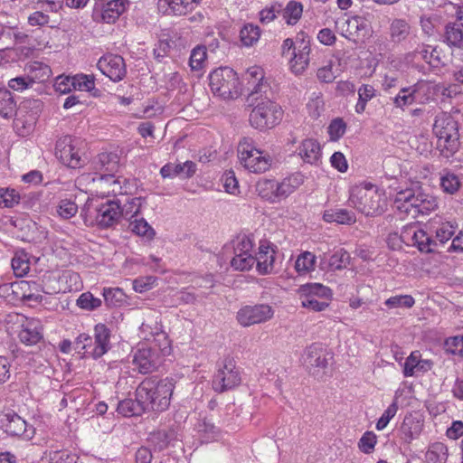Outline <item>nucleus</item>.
<instances>
[{
    "label": "nucleus",
    "instance_id": "obj_43",
    "mask_svg": "<svg viewBox=\"0 0 463 463\" xmlns=\"http://www.w3.org/2000/svg\"><path fill=\"white\" fill-rule=\"evenodd\" d=\"M258 194L269 202H277V182L272 179H260L256 184Z\"/></svg>",
    "mask_w": 463,
    "mask_h": 463
},
{
    "label": "nucleus",
    "instance_id": "obj_59",
    "mask_svg": "<svg viewBox=\"0 0 463 463\" xmlns=\"http://www.w3.org/2000/svg\"><path fill=\"white\" fill-rule=\"evenodd\" d=\"M300 299L303 307L314 312L325 310L326 307H328L330 301L314 297L307 298V296H300Z\"/></svg>",
    "mask_w": 463,
    "mask_h": 463
},
{
    "label": "nucleus",
    "instance_id": "obj_48",
    "mask_svg": "<svg viewBox=\"0 0 463 463\" xmlns=\"http://www.w3.org/2000/svg\"><path fill=\"white\" fill-rule=\"evenodd\" d=\"M410 33V25L403 19H394L390 26V36L393 43L404 41Z\"/></svg>",
    "mask_w": 463,
    "mask_h": 463
},
{
    "label": "nucleus",
    "instance_id": "obj_14",
    "mask_svg": "<svg viewBox=\"0 0 463 463\" xmlns=\"http://www.w3.org/2000/svg\"><path fill=\"white\" fill-rule=\"evenodd\" d=\"M401 239L406 244L411 243L421 252H433L437 248V241L431 235L419 228L416 224H410L402 230Z\"/></svg>",
    "mask_w": 463,
    "mask_h": 463
},
{
    "label": "nucleus",
    "instance_id": "obj_26",
    "mask_svg": "<svg viewBox=\"0 0 463 463\" xmlns=\"http://www.w3.org/2000/svg\"><path fill=\"white\" fill-rule=\"evenodd\" d=\"M139 330L145 340L150 341L153 339L154 341L158 342V347L160 349L164 350L168 345L167 335L162 330V326L156 321L154 323V326L148 323H142Z\"/></svg>",
    "mask_w": 463,
    "mask_h": 463
},
{
    "label": "nucleus",
    "instance_id": "obj_36",
    "mask_svg": "<svg viewBox=\"0 0 463 463\" xmlns=\"http://www.w3.org/2000/svg\"><path fill=\"white\" fill-rule=\"evenodd\" d=\"M26 70L28 72V77L30 78L33 84L36 81L45 82L52 76L51 68L42 61H34L30 62L26 66Z\"/></svg>",
    "mask_w": 463,
    "mask_h": 463
},
{
    "label": "nucleus",
    "instance_id": "obj_57",
    "mask_svg": "<svg viewBox=\"0 0 463 463\" xmlns=\"http://www.w3.org/2000/svg\"><path fill=\"white\" fill-rule=\"evenodd\" d=\"M20 195L14 189L0 188V208H12L18 204Z\"/></svg>",
    "mask_w": 463,
    "mask_h": 463
},
{
    "label": "nucleus",
    "instance_id": "obj_38",
    "mask_svg": "<svg viewBox=\"0 0 463 463\" xmlns=\"http://www.w3.org/2000/svg\"><path fill=\"white\" fill-rule=\"evenodd\" d=\"M420 421L411 417H405L400 428V438L404 443L410 444L420 434Z\"/></svg>",
    "mask_w": 463,
    "mask_h": 463
},
{
    "label": "nucleus",
    "instance_id": "obj_41",
    "mask_svg": "<svg viewBox=\"0 0 463 463\" xmlns=\"http://www.w3.org/2000/svg\"><path fill=\"white\" fill-rule=\"evenodd\" d=\"M196 430L202 442L205 443L217 439L220 435L219 429L206 418L199 420Z\"/></svg>",
    "mask_w": 463,
    "mask_h": 463
},
{
    "label": "nucleus",
    "instance_id": "obj_51",
    "mask_svg": "<svg viewBox=\"0 0 463 463\" xmlns=\"http://www.w3.org/2000/svg\"><path fill=\"white\" fill-rule=\"evenodd\" d=\"M303 5L297 1H289L282 10V15L288 24H295L302 15Z\"/></svg>",
    "mask_w": 463,
    "mask_h": 463
},
{
    "label": "nucleus",
    "instance_id": "obj_27",
    "mask_svg": "<svg viewBox=\"0 0 463 463\" xmlns=\"http://www.w3.org/2000/svg\"><path fill=\"white\" fill-rule=\"evenodd\" d=\"M95 169L100 174L115 175L119 168V156L117 153H100L94 162Z\"/></svg>",
    "mask_w": 463,
    "mask_h": 463
},
{
    "label": "nucleus",
    "instance_id": "obj_53",
    "mask_svg": "<svg viewBox=\"0 0 463 463\" xmlns=\"http://www.w3.org/2000/svg\"><path fill=\"white\" fill-rule=\"evenodd\" d=\"M12 268L16 277L26 275L30 269V263L24 252H17L12 259Z\"/></svg>",
    "mask_w": 463,
    "mask_h": 463
},
{
    "label": "nucleus",
    "instance_id": "obj_7",
    "mask_svg": "<svg viewBox=\"0 0 463 463\" xmlns=\"http://www.w3.org/2000/svg\"><path fill=\"white\" fill-rule=\"evenodd\" d=\"M218 369L213 379V388L217 392L232 390L241 382L240 369L232 358L227 357L218 363Z\"/></svg>",
    "mask_w": 463,
    "mask_h": 463
},
{
    "label": "nucleus",
    "instance_id": "obj_58",
    "mask_svg": "<svg viewBox=\"0 0 463 463\" xmlns=\"http://www.w3.org/2000/svg\"><path fill=\"white\" fill-rule=\"evenodd\" d=\"M345 131L346 124L341 118L333 119L327 128V133L331 141L339 140L345 135Z\"/></svg>",
    "mask_w": 463,
    "mask_h": 463
},
{
    "label": "nucleus",
    "instance_id": "obj_9",
    "mask_svg": "<svg viewBox=\"0 0 463 463\" xmlns=\"http://www.w3.org/2000/svg\"><path fill=\"white\" fill-rule=\"evenodd\" d=\"M40 108L41 102L37 99L26 100L18 108L14 115V127L19 136L26 137L33 130Z\"/></svg>",
    "mask_w": 463,
    "mask_h": 463
},
{
    "label": "nucleus",
    "instance_id": "obj_62",
    "mask_svg": "<svg viewBox=\"0 0 463 463\" xmlns=\"http://www.w3.org/2000/svg\"><path fill=\"white\" fill-rule=\"evenodd\" d=\"M440 186L444 192L453 194L458 190L460 183L456 175L448 173L440 178Z\"/></svg>",
    "mask_w": 463,
    "mask_h": 463
},
{
    "label": "nucleus",
    "instance_id": "obj_21",
    "mask_svg": "<svg viewBox=\"0 0 463 463\" xmlns=\"http://www.w3.org/2000/svg\"><path fill=\"white\" fill-rule=\"evenodd\" d=\"M110 348V330L104 324H98L94 327V340L90 354L98 359L105 354Z\"/></svg>",
    "mask_w": 463,
    "mask_h": 463
},
{
    "label": "nucleus",
    "instance_id": "obj_25",
    "mask_svg": "<svg viewBox=\"0 0 463 463\" xmlns=\"http://www.w3.org/2000/svg\"><path fill=\"white\" fill-rule=\"evenodd\" d=\"M298 154L305 163L318 165L322 156L320 144L316 139H305L298 146Z\"/></svg>",
    "mask_w": 463,
    "mask_h": 463
},
{
    "label": "nucleus",
    "instance_id": "obj_22",
    "mask_svg": "<svg viewBox=\"0 0 463 463\" xmlns=\"http://www.w3.org/2000/svg\"><path fill=\"white\" fill-rule=\"evenodd\" d=\"M432 365V361L422 359L420 352L416 350L406 358L402 373L405 377H411L417 373H426L431 370Z\"/></svg>",
    "mask_w": 463,
    "mask_h": 463
},
{
    "label": "nucleus",
    "instance_id": "obj_46",
    "mask_svg": "<svg viewBox=\"0 0 463 463\" xmlns=\"http://www.w3.org/2000/svg\"><path fill=\"white\" fill-rule=\"evenodd\" d=\"M102 296L108 307H121L127 302V296L119 288H104Z\"/></svg>",
    "mask_w": 463,
    "mask_h": 463
},
{
    "label": "nucleus",
    "instance_id": "obj_6",
    "mask_svg": "<svg viewBox=\"0 0 463 463\" xmlns=\"http://www.w3.org/2000/svg\"><path fill=\"white\" fill-rule=\"evenodd\" d=\"M260 98V101L254 106L250 114V123L259 130L272 128L280 122L282 109L276 102L270 100L267 94L263 99L259 95Z\"/></svg>",
    "mask_w": 463,
    "mask_h": 463
},
{
    "label": "nucleus",
    "instance_id": "obj_37",
    "mask_svg": "<svg viewBox=\"0 0 463 463\" xmlns=\"http://www.w3.org/2000/svg\"><path fill=\"white\" fill-rule=\"evenodd\" d=\"M176 439L175 431L172 429L159 430L150 433L148 441L159 451L166 449Z\"/></svg>",
    "mask_w": 463,
    "mask_h": 463
},
{
    "label": "nucleus",
    "instance_id": "obj_56",
    "mask_svg": "<svg viewBox=\"0 0 463 463\" xmlns=\"http://www.w3.org/2000/svg\"><path fill=\"white\" fill-rule=\"evenodd\" d=\"M384 304L389 308L405 307L411 308L414 306L415 300L411 295H396L387 298Z\"/></svg>",
    "mask_w": 463,
    "mask_h": 463
},
{
    "label": "nucleus",
    "instance_id": "obj_63",
    "mask_svg": "<svg viewBox=\"0 0 463 463\" xmlns=\"http://www.w3.org/2000/svg\"><path fill=\"white\" fill-rule=\"evenodd\" d=\"M72 88L80 90H90L94 88V77L89 75H76L72 77Z\"/></svg>",
    "mask_w": 463,
    "mask_h": 463
},
{
    "label": "nucleus",
    "instance_id": "obj_34",
    "mask_svg": "<svg viewBox=\"0 0 463 463\" xmlns=\"http://www.w3.org/2000/svg\"><path fill=\"white\" fill-rule=\"evenodd\" d=\"M444 43L450 48L463 50V31L461 25L456 23H449L444 29Z\"/></svg>",
    "mask_w": 463,
    "mask_h": 463
},
{
    "label": "nucleus",
    "instance_id": "obj_31",
    "mask_svg": "<svg viewBox=\"0 0 463 463\" xmlns=\"http://www.w3.org/2000/svg\"><path fill=\"white\" fill-rule=\"evenodd\" d=\"M123 203H120L121 218L130 221L140 213L144 199L142 197H131L126 194L120 198Z\"/></svg>",
    "mask_w": 463,
    "mask_h": 463
},
{
    "label": "nucleus",
    "instance_id": "obj_18",
    "mask_svg": "<svg viewBox=\"0 0 463 463\" xmlns=\"http://www.w3.org/2000/svg\"><path fill=\"white\" fill-rule=\"evenodd\" d=\"M158 354L151 347H140L133 355V364L140 373L146 374L158 367Z\"/></svg>",
    "mask_w": 463,
    "mask_h": 463
},
{
    "label": "nucleus",
    "instance_id": "obj_55",
    "mask_svg": "<svg viewBox=\"0 0 463 463\" xmlns=\"http://www.w3.org/2000/svg\"><path fill=\"white\" fill-rule=\"evenodd\" d=\"M207 58V52L204 46H197L193 49L190 59L189 65L193 71H200L203 68Z\"/></svg>",
    "mask_w": 463,
    "mask_h": 463
},
{
    "label": "nucleus",
    "instance_id": "obj_60",
    "mask_svg": "<svg viewBox=\"0 0 463 463\" xmlns=\"http://www.w3.org/2000/svg\"><path fill=\"white\" fill-rule=\"evenodd\" d=\"M447 353L463 357V335L449 337L444 343Z\"/></svg>",
    "mask_w": 463,
    "mask_h": 463
},
{
    "label": "nucleus",
    "instance_id": "obj_32",
    "mask_svg": "<svg viewBox=\"0 0 463 463\" xmlns=\"http://www.w3.org/2000/svg\"><path fill=\"white\" fill-rule=\"evenodd\" d=\"M136 399L128 398L120 401L117 406V411L124 417L139 416L146 412L144 403L135 393Z\"/></svg>",
    "mask_w": 463,
    "mask_h": 463
},
{
    "label": "nucleus",
    "instance_id": "obj_4",
    "mask_svg": "<svg viewBox=\"0 0 463 463\" xmlns=\"http://www.w3.org/2000/svg\"><path fill=\"white\" fill-rule=\"evenodd\" d=\"M433 133L438 138L437 148L445 157H449L459 147L458 121L447 112H440L435 118Z\"/></svg>",
    "mask_w": 463,
    "mask_h": 463
},
{
    "label": "nucleus",
    "instance_id": "obj_3",
    "mask_svg": "<svg viewBox=\"0 0 463 463\" xmlns=\"http://www.w3.org/2000/svg\"><path fill=\"white\" fill-rule=\"evenodd\" d=\"M349 203L366 216L381 215L387 207L384 192L371 183L354 186L350 192Z\"/></svg>",
    "mask_w": 463,
    "mask_h": 463
},
{
    "label": "nucleus",
    "instance_id": "obj_13",
    "mask_svg": "<svg viewBox=\"0 0 463 463\" xmlns=\"http://www.w3.org/2000/svg\"><path fill=\"white\" fill-rule=\"evenodd\" d=\"M128 5V0L99 2L95 5L91 17L96 23L114 24Z\"/></svg>",
    "mask_w": 463,
    "mask_h": 463
},
{
    "label": "nucleus",
    "instance_id": "obj_24",
    "mask_svg": "<svg viewBox=\"0 0 463 463\" xmlns=\"http://www.w3.org/2000/svg\"><path fill=\"white\" fill-rule=\"evenodd\" d=\"M241 164L251 173H264L270 167L271 159L269 156L263 155V152L258 150L254 154L247 156H241Z\"/></svg>",
    "mask_w": 463,
    "mask_h": 463
},
{
    "label": "nucleus",
    "instance_id": "obj_19",
    "mask_svg": "<svg viewBox=\"0 0 463 463\" xmlns=\"http://www.w3.org/2000/svg\"><path fill=\"white\" fill-rule=\"evenodd\" d=\"M248 84L252 87L248 99L251 102L259 99V95L262 97L269 90L267 81L264 80V71L260 67L253 66L246 72Z\"/></svg>",
    "mask_w": 463,
    "mask_h": 463
},
{
    "label": "nucleus",
    "instance_id": "obj_42",
    "mask_svg": "<svg viewBox=\"0 0 463 463\" xmlns=\"http://www.w3.org/2000/svg\"><path fill=\"white\" fill-rule=\"evenodd\" d=\"M130 231L147 241H152L156 236L155 230L149 223L143 218L137 219V217L129 221Z\"/></svg>",
    "mask_w": 463,
    "mask_h": 463
},
{
    "label": "nucleus",
    "instance_id": "obj_20",
    "mask_svg": "<svg viewBox=\"0 0 463 463\" xmlns=\"http://www.w3.org/2000/svg\"><path fill=\"white\" fill-rule=\"evenodd\" d=\"M18 337L26 345H33L43 339V326L39 319L25 318L21 324Z\"/></svg>",
    "mask_w": 463,
    "mask_h": 463
},
{
    "label": "nucleus",
    "instance_id": "obj_28",
    "mask_svg": "<svg viewBox=\"0 0 463 463\" xmlns=\"http://www.w3.org/2000/svg\"><path fill=\"white\" fill-rule=\"evenodd\" d=\"M304 183V175L300 173H295L280 183H277V197L278 201L287 198L293 194Z\"/></svg>",
    "mask_w": 463,
    "mask_h": 463
},
{
    "label": "nucleus",
    "instance_id": "obj_17",
    "mask_svg": "<svg viewBox=\"0 0 463 463\" xmlns=\"http://www.w3.org/2000/svg\"><path fill=\"white\" fill-rule=\"evenodd\" d=\"M319 269L326 271L341 270L347 267L350 261L349 253L343 248L318 255Z\"/></svg>",
    "mask_w": 463,
    "mask_h": 463
},
{
    "label": "nucleus",
    "instance_id": "obj_40",
    "mask_svg": "<svg viewBox=\"0 0 463 463\" xmlns=\"http://www.w3.org/2000/svg\"><path fill=\"white\" fill-rule=\"evenodd\" d=\"M18 111L16 101L10 90L0 89V116L11 118Z\"/></svg>",
    "mask_w": 463,
    "mask_h": 463
},
{
    "label": "nucleus",
    "instance_id": "obj_11",
    "mask_svg": "<svg viewBox=\"0 0 463 463\" xmlns=\"http://www.w3.org/2000/svg\"><path fill=\"white\" fill-rule=\"evenodd\" d=\"M274 313L269 304L246 305L237 311L236 320L241 326L248 327L269 321Z\"/></svg>",
    "mask_w": 463,
    "mask_h": 463
},
{
    "label": "nucleus",
    "instance_id": "obj_39",
    "mask_svg": "<svg viewBox=\"0 0 463 463\" xmlns=\"http://www.w3.org/2000/svg\"><path fill=\"white\" fill-rule=\"evenodd\" d=\"M300 296H307V298H318L321 299L331 300L332 290L320 283H307L302 285L299 288Z\"/></svg>",
    "mask_w": 463,
    "mask_h": 463
},
{
    "label": "nucleus",
    "instance_id": "obj_16",
    "mask_svg": "<svg viewBox=\"0 0 463 463\" xmlns=\"http://www.w3.org/2000/svg\"><path fill=\"white\" fill-rule=\"evenodd\" d=\"M122 199L116 198L95 208V221L100 228H109L117 224L121 218L120 203Z\"/></svg>",
    "mask_w": 463,
    "mask_h": 463
},
{
    "label": "nucleus",
    "instance_id": "obj_10",
    "mask_svg": "<svg viewBox=\"0 0 463 463\" xmlns=\"http://www.w3.org/2000/svg\"><path fill=\"white\" fill-rule=\"evenodd\" d=\"M233 257L230 264L235 270L246 271L250 270L256 262L253 255V241L246 236H239L233 241Z\"/></svg>",
    "mask_w": 463,
    "mask_h": 463
},
{
    "label": "nucleus",
    "instance_id": "obj_30",
    "mask_svg": "<svg viewBox=\"0 0 463 463\" xmlns=\"http://www.w3.org/2000/svg\"><path fill=\"white\" fill-rule=\"evenodd\" d=\"M256 260L257 269L260 274L271 273L274 268V250H269V247L260 244L259 251L254 256Z\"/></svg>",
    "mask_w": 463,
    "mask_h": 463
},
{
    "label": "nucleus",
    "instance_id": "obj_44",
    "mask_svg": "<svg viewBox=\"0 0 463 463\" xmlns=\"http://www.w3.org/2000/svg\"><path fill=\"white\" fill-rule=\"evenodd\" d=\"M411 88L417 100L416 102L426 104L431 99V96L433 95V86L431 82L421 80L411 85Z\"/></svg>",
    "mask_w": 463,
    "mask_h": 463
},
{
    "label": "nucleus",
    "instance_id": "obj_45",
    "mask_svg": "<svg viewBox=\"0 0 463 463\" xmlns=\"http://www.w3.org/2000/svg\"><path fill=\"white\" fill-rule=\"evenodd\" d=\"M425 458L427 463H446L448 449L443 443L435 442L429 447Z\"/></svg>",
    "mask_w": 463,
    "mask_h": 463
},
{
    "label": "nucleus",
    "instance_id": "obj_1",
    "mask_svg": "<svg viewBox=\"0 0 463 463\" xmlns=\"http://www.w3.org/2000/svg\"><path fill=\"white\" fill-rule=\"evenodd\" d=\"M175 383L173 377H147L139 383L136 394L144 403L146 411H164L170 405Z\"/></svg>",
    "mask_w": 463,
    "mask_h": 463
},
{
    "label": "nucleus",
    "instance_id": "obj_5",
    "mask_svg": "<svg viewBox=\"0 0 463 463\" xmlns=\"http://www.w3.org/2000/svg\"><path fill=\"white\" fill-rule=\"evenodd\" d=\"M213 93L223 99H237L241 91V84L237 73L230 67H220L209 76Z\"/></svg>",
    "mask_w": 463,
    "mask_h": 463
},
{
    "label": "nucleus",
    "instance_id": "obj_2",
    "mask_svg": "<svg viewBox=\"0 0 463 463\" xmlns=\"http://www.w3.org/2000/svg\"><path fill=\"white\" fill-rule=\"evenodd\" d=\"M438 206L434 196L426 194L420 186L410 187L396 193L393 208L400 213L415 218L419 214H429Z\"/></svg>",
    "mask_w": 463,
    "mask_h": 463
},
{
    "label": "nucleus",
    "instance_id": "obj_33",
    "mask_svg": "<svg viewBox=\"0 0 463 463\" xmlns=\"http://www.w3.org/2000/svg\"><path fill=\"white\" fill-rule=\"evenodd\" d=\"M2 420L5 430L10 436H22L26 430V421L14 412L5 414Z\"/></svg>",
    "mask_w": 463,
    "mask_h": 463
},
{
    "label": "nucleus",
    "instance_id": "obj_50",
    "mask_svg": "<svg viewBox=\"0 0 463 463\" xmlns=\"http://www.w3.org/2000/svg\"><path fill=\"white\" fill-rule=\"evenodd\" d=\"M458 229V224L453 222H442L435 231V239L438 245H443L445 242L449 241L455 234Z\"/></svg>",
    "mask_w": 463,
    "mask_h": 463
},
{
    "label": "nucleus",
    "instance_id": "obj_61",
    "mask_svg": "<svg viewBox=\"0 0 463 463\" xmlns=\"http://www.w3.org/2000/svg\"><path fill=\"white\" fill-rule=\"evenodd\" d=\"M77 305L86 310H94L101 306V300L90 292L82 293L77 299Z\"/></svg>",
    "mask_w": 463,
    "mask_h": 463
},
{
    "label": "nucleus",
    "instance_id": "obj_15",
    "mask_svg": "<svg viewBox=\"0 0 463 463\" xmlns=\"http://www.w3.org/2000/svg\"><path fill=\"white\" fill-rule=\"evenodd\" d=\"M98 69L112 81L118 82L127 74L125 60L122 56L108 53L99 58L97 62Z\"/></svg>",
    "mask_w": 463,
    "mask_h": 463
},
{
    "label": "nucleus",
    "instance_id": "obj_23",
    "mask_svg": "<svg viewBox=\"0 0 463 463\" xmlns=\"http://www.w3.org/2000/svg\"><path fill=\"white\" fill-rule=\"evenodd\" d=\"M93 181L99 183V187L100 189V194L103 196H114L124 195L127 194V191L121 184V181L119 178H116L115 175L112 174H99V175L96 178H93Z\"/></svg>",
    "mask_w": 463,
    "mask_h": 463
},
{
    "label": "nucleus",
    "instance_id": "obj_47",
    "mask_svg": "<svg viewBox=\"0 0 463 463\" xmlns=\"http://www.w3.org/2000/svg\"><path fill=\"white\" fill-rule=\"evenodd\" d=\"M317 256L310 251L300 253L296 261L295 269L298 274H307L315 269Z\"/></svg>",
    "mask_w": 463,
    "mask_h": 463
},
{
    "label": "nucleus",
    "instance_id": "obj_64",
    "mask_svg": "<svg viewBox=\"0 0 463 463\" xmlns=\"http://www.w3.org/2000/svg\"><path fill=\"white\" fill-rule=\"evenodd\" d=\"M77 211V204L70 200H61L57 209L58 214L64 219H70L74 216Z\"/></svg>",
    "mask_w": 463,
    "mask_h": 463
},
{
    "label": "nucleus",
    "instance_id": "obj_54",
    "mask_svg": "<svg viewBox=\"0 0 463 463\" xmlns=\"http://www.w3.org/2000/svg\"><path fill=\"white\" fill-rule=\"evenodd\" d=\"M413 91L411 86L402 88L399 93L393 98L392 102L396 108L404 109L405 107L411 105L416 102Z\"/></svg>",
    "mask_w": 463,
    "mask_h": 463
},
{
    "label": "nucleus",
    "instance_id": "obj_52",
    "mask_svg": "<svg viewBox=\"0 0 463 463\" xmlns=\"http://www.w3.org/2000/svg\"><path fill=\"white\" fill-rule=\"evenodd\" d=\"M358 101L355 105V111L358 114L363 113L365 110L366 104L370 101L376 94L375 89L369 84H363L357 90Z\"/></svg>",
    "mask_w": 463,
    "mask_h": 463
},
{
    "label": "nucleus",
    "instance_id": "obj_49",
    "mask_svg": "<svg viewBox=\"0 0 463 463\" xmlns=\"http://www.w3.org/2000/svg\"><path fill=\"white\" fill-rule=\"evenodd\" d=\"M260 37V29L253 24H246L240 32V38L244 46H252Z\"/></svg>",
    "mask_w": 463,
    "mask_h": 463
},
{
    "label": "nucleus",
    "instance_id": "obj_35",
    "mask_svg": "<svg viewBox=\"0 0 463 463\" xmlns=\"http://www.w3.org/2000/svg\"><path fill=\"white\" fill-rule=\"evenodd\" d=\"M323 219L326 222L351 225L356 222L354 213L346 209H329L324 212Z\"/></svg>",
    "mask_w": 463,
    "mask_h": 463
},
{
    "label": "nucleus",
    "instance_id": "obj_29",
    "mask_svg": "<svg viewBox=\"0 0 463 463\" xmlns=\"http://www.w3.org/2000/svg\"><path fill=\"white\" fill-rule=\"evenodd\" d=\"M310 52L311 48H306L305 46L291 52L289 67L294 74H302L307 70L310 61Z\"/></svg>",
    "mask_w": 463,
    "mask_h": 463
},
{
    "label": "nucleus",
    "instance_id": "obj_12",
    "mask_svg": "<svg viewBox=\"0 0 463 463\" xmlns=\"http://www.w3.org/2000/svg\"><path fill=\"white\" fill-rule=\"evenodd\" d=\"M79 139L71 136L60 137L56 142V157L66 166L79 168L81 166V157L79 153Z\"/></svg>",
    "mask_w": 463,
    "mask_h": 463
},
{
    "label": "nucleus",
    "instance_id": "obj_8",
    "mask_svg": "<svg viewBox=\"0 0 463 463\" xmlns=\"http://www.w3.org/2000/svg\"><path fill=\"white\" fill-rule=\"evenodd\" d=\"M331 358V354L320 343L310 345L302 354L304 366L310 374L317 377H322Z\"/></svg>",
    "mask_w": 463,
    "mask_h": 463
}]
</instances>
